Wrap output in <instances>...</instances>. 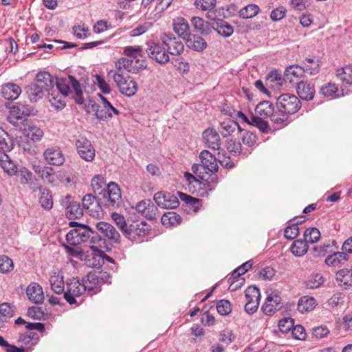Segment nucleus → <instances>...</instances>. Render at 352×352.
Instances as JSON below:
<instances>
[{
	"instance_id": "41",
	"label": "nucleus",
	"mask_w": 352,
	"mask_h": 352,
	"mask_svg": "<svg viewBox=\"0 0 352 352\" xmlns=\"http://www.w3.org/2000/svg\"><path fill=\"white\" fill-rule=\"evenodd\" d=\"M236 127H239V124L236 122L229 119L221 123V130H220V133L223 137H227L231 135Z\"/></svg>"
},
{
	"instance_id": "38",
	"label": "nucleus",
	"mask_w": 352,
	"mask_h": 352,
	"mask_svg": "<svg viewBox=\"0 0 352 352\" xmlns=\"http://www.w3.org/2000/svg\"><path fill=\"white\" fill-rule=\"evenodd\" d=\"M316 305V301L314 298L303 296L300 298L298 302V310L303 313L305 311H311Z\"/></svg>"
},
{
	"instance_id": "50",
	"label": "nucleus",
	"mask_w": 352,
	"mask_h": 352,
	"mask_svg": "<svg viewBox=\"0 0 352 352\" xmlns=\"http://www.w3.org/2000/svg\"><path fill=\"white\" fill-rule=\"evenodd\" d=\"M216 3V0H195L194 5L201 10L212 11L214 8Z\"/></svg>"
},
{
	"instance_id": "10",
	"label": "nucleus",
	"mask_w": 352,
	"mask_h": 352,
	"mask_svg": "<svg viewBox=\"0 0 352 352\" xmlns=\"http://www.w3.org/2000/svg\"><path fill=\"white\" fill-rule=\"evenodd\" d=\"M160 44L151 43L146 49L148 56L160 64H165L170 60L169 55Z\"/></svg>"
},
{
	"instance_id": "14",
	"label": "nucleus",
	"mask_w": 352,
	"mask_h": 352,
	"mask_svg": "<svg viewBox=\"0 0 352 352\" xmlns=\"http://www.w3.org/2000/svg\"><path fill=\"white\" fill-rule=\"evenodd\" d=\"M282 307L281 298L276 293L272 292L268 294L265 303L262 306L263 311L267 315L272 314Z\"/></svg>"
},
{
	"instance_id": "23",
	"label": "nucleus",
	"mask_w": 352,
	"mask_h": 352,
	"mask_svg": "<svg viewBox=\"0 0 352 352\" xmlns=\"http://www.w3.org/2000/svg\"><path fill=\"white\" fill-rule=\"evenodd\" d=\"M349 260V255L345 252H336L327 256L324 263L329 267H336L344 265Z\"/></svg>"
},
{
	"instance_id": "48",
	"label": "nucleus",
	"mask_w": 352,
	"mask_h": 352,
	"mask_svg": "<svg viewBox=\"0 0 352 352\" xmlns=\"http://www.w3.org/2000/svg\"><path fill=\"white\" fill-rule=\"evenodd\" d=\"M305 240L307 243H314L320 238V232L316 228H307L304 232Z\"/></svg>"
},
{
	"instance_id": "59",
	"label": "nucleus",
	"mask_w": 352,
	"mask_h": 352,
	"mask_svg": "<svg viewBox=\"0 0 352 352\" xmlns=\"http://www.w3.org/2000/svg\"><path fill=\"white\" fill-rule=\"evenodd\" d=\"M42 179L48 184H53L55 181V175L52 168L43 167V170L41 172Z\"/></svg>"
},
{
	"instance_id": "40",
	"label": "nucleus",
	"mask_w": 352,
	"mask_h": 352,
	"mask_svg": "<svg viewBox=\"0 0 352 352\" xmlns=\"http://www.w3.org/2000/svg\"><path fill=\"white\" fill-rule=\"evenodd\" d=\"M260 8L255 4H249L239 11V16L242 19H250L258 14Z\"/></svg>"
},
{
	"instance_id": "11",
	"label": "nucleus",
	"mask_w": 352,
	"mask_h": 352,
	"mask_svg": "<svg viewBox=\"0 0 352 352\" xmlns=\"http://www.w3.org/2000/svg\"><path fill=\"white\" fill-rule=\"evenodd\" d=\"M82 201L83 209H85L89 215L98 217L102 214L100 203L93 195L87 194L85 195Z\"/></svg>"
},
{
	"instance_id": "62",
	"label": "nucleus",
	"mask_w": 352,
	"mask_h": 352,
	"mask_svg": "<svg viewBox=\"0 0 352 352\" xmlns=\"http://www.w3.org/2000/svg\"><path fill=\"white\" fill-rule=\"evenodd\" d=\"M29 131L28 137L34 142L40 141L43 136V131L35 126H31Z\"/></svg>"
},
{
	"instance_id": "56",
	"label": "nucleus",
	"mask_w": 352,
	"mask_h": 352,
	"mask_svg": "<svg viewBox=\"0 0 352 352\" xmlns=\"http://www.w3.org/2000/svg\"><path fill=\"white\" fill-rule=\"evenodd\" d=\"M18 173H19L21 176V180L20 182L21 184H30L31 186H35L32 184L31 182L32 177V173L31 171H30L28 168L23 167L19 169L18 170Z\"/></svg>"
},
{
	"instance_id": "63",
	"label": "nucleus",
	"mask_w": 352,
	"mask_h": 352,
	"mask_svg": "<svg viewBox=\"0 0 352 352\" xmlns=\"http://www.w3.org/2000/svg\"><path fill=\"white\" fill-rule=\"evenodd\" d=\"M338 91V87L335 84L329 83L327 85L322 86L320 89V94L325 96H331Z\"/></svg>"
},
{
	"instance_id": "46",
	"label": "nucleus",
	"mask_w": 352,
	"mask_h": 352,
	"mask_svg": "<svg viewBox=\"0 0 352 352\" xmlns=\"http://www.w3.org/2000/svg\"><path fill=\"white\" fill-rule=\"evenodd\" d=\"M68 80L69 83H71L73 89L75 91V97L74 99L76 100V102L78 104H82L83 103V98H82V91L80 89V85L78 82V81L72 76H69Z\"/></svg>"
},
{
	"instance_id": "53",
	"label": "nucleus",
	"mask_w": 352,
	"mask_h": 352,
	"mask_svg": "<svg viewBox=\"0 0 352 352\" xmlns=\"http://www.w3.org/2000/svg\"><path fill=\"white\" fill-rule=\"evenodd\" d=\"M298 222H296L285 228L284 235L286 239L292 240L298 236L299 234V228L298 227Z\"/></svg>"
},
{
	"instance_id": "32",
	"label": "nucleus",
	"mask_w": 352,
	"mask_h": 352,
	"mask_svg": "<svg viewBox=\"0 0 352 352\" xmlns=\"http://www.w3.org/2000/svg\"><path fill=\"white\" fill-rule=\"evenodd\" d=\"M99 283V278L94 272H89L88 274L82 279V285H84L86 291L91 292L95 291V293H97L99 290L97 289V286Z\"/></svg>"
},
{
	"instance_id": "3",
	"label": "nucleus",
	"mask_w": 352,
	"mask_h": 352,
	"mask_svg": "<svg viewBox=\"0 0 352 352\" xmlns=\"http://www.w3.org/2000/svg\"><path fill=\"white\" fill-rule=\"evenodd\" d=\"M69 226L73 228L66 235V240L71 245L76 246L87 241L94 231L88 226L76 221H70Z\"/></svg>"
},
{
	"instance_id": "42",
	"label": "nucleus",
	"mask_w": 352,
	"mask_h": 352,
	"mask_svg": "<svg viewBox=\"0 0 352 352\" xmlns=\"http://www.w3.org/2000/svg\"><path fill=\"white\" fill-rule=\"evenodd\" d=\"M13 148V141L8 133L0 127V148L10 151Z\"/></svg>"
},
{
	"instance_id": "6",
	"label": "nucleus",
	"mask_w": 352,
	"mask_h": 352,
	"mask_svg": "<svg viewBox=\"0 0 352 352\" xmlns=\"http://www.w3.org/2000/svg\"><path fill=\"white\" fill-rule=\"evenodd\" d=\"M317 66L316 63L313 67H302L297 65H291L285 69L283 80L285 82H293L294 79L302 78L305 72L310 75H315L318 70Z\"/></svg>"
},
{
	"instance_id": "17",
	"label": "nucleus",
	"mask_w": 352,
	"mask_h": 352,
	"mask_svg": "<svg viewBox=\"0 0 352 352\" xmlns=\"http://www.w3.org/2000/svg\"><path fill=\"white\" fill-rule=\"evenodd\" d=\"M36 83L39 85L41 89H43L44 92L47 94L55 90L54 80L52 75L47 72H41L37 74L36 76Z\"/></svg>"
},
{
	"instance_id": "9",
	"label": "nucleus",
	"mask_w": 352,
	"mask_h": 352,
	"mask_svg": "<svg viewBox=\"0 0 352 352\" xmlns=\"http://www.w3.org/2000/svg\"><path fill=\"white\" fill-rule=\"evenodd\" d=\"M162 41L168 54L179 56L183 53L184 45L178 38L173 36L172 34H165L162 38Z\"/></svg>"
},
{
	"instance_id": "55",
	"label": "nucleus",
	"mask_w": 352,
	"mask_h": 352,
	"mask_svg": "<svg viewBox=\"0 0 352 352\" xmlns=\"http://www.w3.org/2000/svg\"><path fill=\"white\" fill-rule=\"evenodd\" d=\"M56 85V91L66 96L68 95L69 87L67 80L65 78H56L54 85Z\"/></svg>"
},
{
	"instance_id": "29",
	"label": "nucleus",
	"mask_w": 352,
	"mask_h": 352,
	"mask_svg": "<svg viewBox=\"0 0 352 352\" xmlns=\"http://www.w3.org/2000/svg\"><path fill=\"white\" fill-rule=\"evenodd\" d=\"M133 60L127 58H121L116 63V68L119 72L122 69H126L129 72L136 74L139 71V67L133 66ZM145 66L142 64L140 65V69L144 68Z\"/></svg>"
},
{
	"instance_id": "15",
	"label": "nucleus",
	"mask_w": 352,
	"mask_h": 352,
	"mask_svg": "<svg viewBox=\"0 0 352 352\" xmlns=\"http://www.w3.org/2000/svg\"><path fill=\"white\" fill-rule=\"evenodd\" d=\"M203 140L206 146L210 149L219 150L221 146V138L217 131L212 128L204 131Z\"/></svg>"
},
{
	"instance_id": "7",
	"label": "nucleus",
	"mask_w": 352,
	"mask_h": 352,
	"mask_svg": "<svg viewBox=\"0 0 352 352\" xmlns=\"http://www.w3.org/2000/svg\"><path fill=\"white\" fill-rule=\"evenodd\" d=\"M153 199L159 207L165 209L175 208L179 204L178 197L168 192H156Z\"/></svg>"
},
{
	"instance_id": "58",
	"label": "nucleus",
	"mask_w": 352,
	"mask_h": 352,
	"mask_svg": "<svg viewBox=\"0 0 352 352\" xmlns=\"http://www.w3.org/2000/svg\"><path fill=\"white\" fill-rule=\"evenodd\" d=\"M27 314L34 320H42L44 318V312L41 307L33 306L28 309Z\"/></svg>"
},
{
	"instance_id": "57",
	"label": "nucleus",
	"mask_w": 352,
	"mask_h": 352,
	"mask_svg": "<svg viewBox=\"0 0 352 352\" xmlns=\"http://www.w3.org/2000/svg\"><path fill=\"white\" fill-rule=\"evenodd\" d=\"M217 310L221 315H228L230 313L231 304L228 300H221L217 304Z\"/></svg>"
},
{
	"instance_id": "45",
	"label": "nucleus",
	"mask_w": 352,
	"mask_h": 352,
	"mask_svg": "<svg viewBox=\"0 0 352 352\" xmlns=\"http://www.w3.org/2000/svg\"><path fill=\"white\" fill-rule=\"evenodd\" d=\"M91 110L95 113L97 118L102 120H107L112 118V114L104 109H102L101 107L97 103H93L91 104Z\"/></svg>"
},
{
	"instance_id": "12",
	"label": "nucleus",
	"mask_w": 352,
	"mask_h": 352,
	"mask_svg": "<svg viewBox=\"0 0 352 352\" xmlns=\"http://www.w3.org/2000/svg\"><path fill=\"white\" fill-rule=\"evenodd\" d=\"M45 161L54 166H60L65 162V156L59 147L47 148L43 153Z\"/></svg>"
},
{
	"instance_id": "39",
	"label": "nucleus",
	"mask_w": 352,
	"mask_h": 352,
	"mask_svg": "<svg viewBox=\"0 0 352 352\" xmlns=\"http://www.w3.org/2000/svg\"><path fill=\"white\" fill-rule=\"evenodd\" d=\"M308 250V245L305 240H296L292 245L291 251L296 256H303Z\"/></svg>"
},
{
	"instance_id": "21",
	"label": "nucleus",
	"mask_w": 352,
	"mask_h": 352,
	"mask_svg": "<svg viewBox=\"0 0 352 352\" xmlns=\"http://www.w3.org/2000/svg\"><path fill=\"white\" fill-rule=\"evenodd\" d=\"M151 230V227L144 221L135 222L129 225V235L126 237L131 239L135 236H145Z\"/></svg>"
},
{
	"instance_id": "20",
	"label": "nucleus",
	"mask_w": 352,
	"mask_h": 352,
	"mask_svg": "<svg viewBox=\"0 0 352 352\" xmlns=\"http://www.w3.org/2000/svg\"><path fill=\"white\" fill-rule=\"evenodd\" d=\"M173 27L175 32L182 38L186 40L190 34L188 21L183 17H177L173 20Z\"/></svg>"
},
{
	"instance_id": "35",
	"label": "nucleus",
	"mask_w": 352,
	"mask_h": 352,
	"mask_svg": "<svg viewBox=\"0 0 352 352\" xmlns=\"http://www.w3.org/2000/svg\"><path fill=\"white\" fill-rule=\"evenodd\" d=\"M65 96L57 92L56 89L52 90V92L47 94L49 102L57 110L63 109L65 107V103L63 100Z\"/></svg>"
},
{
	"instance_id": "5",
	"label": "nucleus",
	"mask_w": 352,
	"mask_h": 352,
	"mask_svg": "<svg viewBox=\"0 0 352 352\" xmlns=\"http://www.w3.org/2000/svg\"><path fill=\"white\" fill-rule=\"evenodd\" d=\"M85 292H86V289L79 279L73 278L66 283L64 298L70 305L76 304V298L82 295Z\"/></svg>"
},
{
	"instance_id": "25",
	"label": "nucleus",
	"mask_w": 352,
	"mask_h": 352,
	"mask_svg": "<svg viewBox=\"0 0 352 352\" xmlns=\"http://www.w3.org/2000/svg\"><path fill=\"white\" fill-rule=\"evenodd\" d=\"M185 41L186 45L196 52H202L207 47L206 41L202 37L196 34H190Z\"/></svg>"
},
{
	"instance_id": "36",
	"label": "nucleus",
	"mask_w": 352,
	"mask_h": 352,
	"mask_svg": "<svg viewBox=\"0 0 352 352\" xmlns=\"http://www.w3.org/2000/svg\"><path fill=\"white\" fill-rule=\"evenodd\" d=\"M12 113L16 115L17 118H22L23 116H30L34 115V109L30 105L18 103L12 108Z\"/></svg>"
},
{
	"instance_id": "34",
	"label": "nucleus",
	"mask_w": 352,
	"mask_h": 352,
	"mask_svg": "<svg viewBox=\"0 0 352 352\" xmlns=\"http://www.w3.org/2000/svg\"><path fill=\"white\" fill-rule=\"evenodd\" d=\"M336 280L340 285L352 286V271L343 268L336 272Z\"/></svg>"
},
{
	"instance_id": "26",
	"label": "nucleus",
	"mask_w": 352,
	"mask_h": 352,
	"mask_svg": "<svg viewBox=\"0 0 352 352\" xmlns=\"http://www.w3.org/2000/svg\"><path fill=\"white\" fill-rule=\"evenodd\" d=\"M21 93V89L14 83H8L3 86L1 94L6 100H15Z\"/></svg>"
},
{
	"instance_id": "18",
	"label": "nucleus",
	"mask_w": 352,
	"mask_h": 352,
	"mask_svg": "<svg viewBox=\"0 0 352 352\" xmlns=\"http://www.w3.org/2000/svg\"><path fill=\"white\" fill-rule=\"evenodd\" d=\"M28 299L35 304H41L44 300V293L42 287L36 283H31L26 289Z\"/></svg>"
},
{
	"instance_id": "4",
	"label": "nucleus",
	"mask_w": 352,
	"mask_h": 352,
	"mask_svg": "<svg viewBox=\"0 0 352 352\" xmlns=\"http://www.w3.org/2000/svg\"><path fill=\"white\" fill-rule=\"evenodd\" d=\"M108 77L113 79L122 94L131 97L137 92V82L131 76H124L120 72L111 70L108 73Z\"/></svg>"
},
{
	"instance_id": "30",
	"label": "nucleus",
	"mask_w": 352,
	"mask_h": 352,
	"mask_svg": "<svg viewBox=\"0 0 352 352\" xmlns=\"http://www.w3.org/2000/svg\"><path fill=\"white\" fill-rule=\"evenodd\" d=\"M26 93L32 102H37L43 98L45 92L43 89L39 87L36 82L31 83L25 87Z\"/></svg>"
},
{
	"instance_id": "19",
	"label": "nucleus",
	"mask_w": 352,
	"mask_h": 352,
	"mask_svg": "<svg viewBox=\"0 0 352 352\" xmlns=\"http://www.w3.org/2000/svg\"><path fill=\"white\" fill-rule=\"evenodd\" d=\"M199 157L201 160L204 170L207 169L211 173L217 172L219 167L217 159L210 152L204 150L201 152Z\"/></svg>"
},
{
	"instance_id": "54",
	"label": "nucleus",
	"mask_w": 352,
	"mask_h": 352,
	"mask_svg": "<svg viewBox=\"0 0 352 352\" xmlns=\"http://www.w3.org/2000/svg\"><path fill=\"white\" fill-rule=\"evenodd\" d=\"M12 260L7 256H0V272L8 273L13 270Z\"/></svg>"
},
{
	"instance_id": "43",
	"label": "nucleus",
	"mask_w": 352,
	"mask_h": 352,
	"mask_svg": "<svg viewBox=\"0 0 352 352\" xmlns=\"http://www.w3.org/2000/svg\"><path fill=\"white\" fill-rule=\"evenodd\" d=\"M112 219L116 223L118 228L121 230V232L124 234L125 236L129 235V225H128L126 223L124 217L118 213H113L112 214Z\"/></svg>"
},
{
	"instance_id": "52",
	"label": "nucleus",
	"mask_w": 352,
	"mask_h": 352,
	"mask_svg": "<svg viewBox=\"0 0 352 352\" xmlns=\"http://www.w3.org/2000/svg\"><path fill=\"white\" fill-rule=\"evenodd\" d=\"M260 290L254 286L248 287L245 290V298L248 302H259L260 300Z\"/></svg>"
},
{
	"instance_id": "1",
	"label": "nucleus",
	"mask_w": 352,
	"mask_h": 352,
	"mask_svg": "<svg viewBox=\"0 0 352 352\" xmlns=\"http://www.w3.org/2000/svg\"><path fill=\"white\" fill-rule=\"evenodd\" d=\"M91 187L94 193L102 197V203L107 206L117 208L121 206L122 202L121 190L115 182L107 184L103 177L96 175L91 179Z\"/></svg>"
},
{
	"instance_id": "31",
	"label": "nucleus",
	"mask_w": 352,
	"mask_h": 352,
	"mask_svg": "<svg viewBox=\"0 0 352 352\" xmlns=\"http://www.w3.org/2000/svg\"><path fill=\"white\" fill-rule=\"evenodd\" d=\"M65 214L69 219H79L83 215V208L80 207L79 203L71 201L66 206Z\"/></svg>"
},
{
	"instance_id": "2",
	"label": "nucleus",
	"mask_w": 352,
	"mask_h": 352,
	"mask_svg": "<svg viewBox=\"0 0 352 352\" xmlns=\"http://www.w3.org/2000/svg\"><path fill=\"white\" fill-rule=\"evenodd\" d=\"M277 112L272 117V122L283 124L287 121L289 115L296 113L301 107L300 99L295 95L285 94L276 98Z\"/></svg>"
},
{
	"instance_id": "51",
	"label": "nucleus",
	"mask_w": 352,
	"mask_h": 352,
	"mask_svg": "<svg viewBox=\"0 0 352 352\" xmlns=\"http://www.w3.org/2000/svg\"><path fill=\"white\" fill-rule=\"evenodd\" d=\"M56 177L65 184L72 185L74 183L75 175L69 171L60 170L57 173Z\"/></svg>"
},
{
	"instance_id": "13",
	"label": "nucleus",
	"mask_w": 352,
	"mask_h": 352,
	"mask_svg": "<svg viewBox=\"0 0 352 352\" xmlns=\"http://www.w3.org/2000/svg\"><path fill=\"white\" fill-rule=\"evenodd\" d=\"M96 228L98 231L109 241L116 243L120 242V235L111 224L104 221H100L96 224Z\"/></svg>"
},
{
	"instance_id": "49",
	"label": "nucleus",
	"mask_w": 352,
	"mask_h": 352,
	"mask_svg": "<svg viewBox=\"0 0 352 352\" xmlns=\"http://www.w3.org/2000/svg\"><path fill=\"white\" fill-rule=\"evenodd\" d=\"M0 166L2 167L4 171L10 176L15 175L18 173L16 165L10 159L8 156V158H5L3 160Z\"/></svg>"
},
{
	"instance_id": "33",
	"label": "nucleus",
	"mask_w": 352,
	"mask_h": 352,
	"mask_svg": "<svg viewBox=\"0 0 352 352\" xmlns=\"http://www.w3.org/2000/svg\"><path fill=\"white\" fill-rule=\"evenodd\" d=\"M52 289L57 294L64 293L65 287L63 276L60 275L58 273L54 272V274L51 275L50 278Z\"/></svg>"
},
{
	"instance_id": "61",
	"label": "nucleus",
	"mask_w": 352,
	"mask_h": 352,
	"mask_svg": "<svg viewBox=\"0 0 352 352\" xmlns=\"http://www.w3.org/2000/svg\"><path fill=\"white\" fill-rule=\"evenodd\" d=\"M323 277L320 274H316L314 275L311 279L307 280V285L312 289L318 288L323 283Z\"/></svg>"
},
{
	"instance_id": "24",
	"label": "nucleus",
	"mask_w": 352,
	"mask_h": 352,
	"mask_svg": "<svg viewBox=\"0 0 352 352\" xmlns=\"http://www.w3.org/2000/svg\"><path fill=\"white\" fill-rule=\"evenodd\" d=\"M191 23L194 30L203 36L208 35L211 32V22L205 21L201 17L193 16L191 19Z\"/></svg>"
},
{
	"instance_id": "28",
	"label": "nucleus",
	"mask_w": 352,
	"mask_h": 352,
	"mask_svg": "<svg viewBox=\"0 0 352 352\" xmlns=\"http://www.w3.org/2000/svg\"><path fill=\"white\" fill-rule=\"evenodd\" d=\"M31 189L35 192L39 190L41 196L39 197V203L45 209H50L53 206L52 197L49 189L43 188L41 187L31 186Z\"/></svg>"
},
{
	"instance_id": "16",
	"label": "nucleus",
	"mask_w": 352,
	"mask_h": 352,
	"mask_svg": "<svg viewBox=\"0 0 352 352\" xmlns=\"http://www.w3.org/2000/svg\"><path fill=\"white\" fill-rule=\"evenodd\" d=\"M296 91L299 98L305 101L312 100L316 93L314 85L304 80L297 83Z\"/></svg>"
},
{
	"instance_id": "60",
	"label": "nucleus",
	"mask_w": 352,
	"mask_h": 352,
	"mask_svg": "<svg viewBox=\"0 0 352 352\" xmlns=\"http://www.w3.org/2000/svg\"><path fill=\"white\" fill-rule=\"evenodd\" d=\"M294 324V320L290 318H285L280 320L278 322V327L282 332L287 333L293 329Z\"/></svg>"
},
{
	"instance_id": "37",
	"label": "nucleus",
	"mask_w": 352,
	"mask_h": 352,
	"mask_svg": "<svg viewBox=\"0 0 352 352\" xmlns=\"http://www.w3.org/2000/svg\"><path fill=\"white\" fill-rule=\"evenodd\" d=\"M161 221L166 227L177 226L181 223L182 217L175 212H168L162 215Z\"/></svg>"
},
{
	"instance_id": "64",
	"label": "nucleus",
	"mask_w": 352,
	"mask_h": 352,
	"mask_svg": "<svg viewBox=\"0 0 352 352\" xmlns=\"http://www.w3.org/2000/svg\"><path fill=\"white\" fill-rule=\"evenodd\" d=\"M158 212L157 208L153 204V203L150 200L149 206L146 207L145 210V214L144 217L147 219H155L157 214Z\"/></svg>"
},
{
	"instance_id": "27",
	"label": "nucleus",
	"mask_w": 352,
	"mask_h": 352,
	"mask_svg": "<svg viewBox=\"0 0 352 352\" xmlns=\"http://www.w3.org/2000/svg\"><path fill=\"white\" fill-rule=\"evenodd\" d=\"M274 109L273 104L267 100L260 102L255 108L256 113L263 118L270 117L272 121V117L274 116Z\"/></svg>"
},
{
	"instance_id": "22",
	"label": "nucleus",
	"mask_w": 352,
	"mask_h": 352,
	"mask_svg": "<svg viewBox=\"0 0 352 352\" xmlns=\"http://www.w3.org/2000/svg\"><path fill=\"white\" fill-rule=\"evenodd\" d=\"M211 28L224 37H229L234 32L233 27L227 21L221 19H217V20L211 22Z\"/></svg>"
},
{
	"instance_id": "44",
	"label": "nucleus",
	"mask_w": 352,
	"mask_h": 352,
	"mask_svg": "<svg viewBox=\"0 0 352 352\" xmlns=\"http://www.w3.org/2000/svg\"><path fill=\"white\" fill-rule=\"evenodd\" d=\"M250 122V125L257 127L263 133H267L270 131L268 122L261 117L252 116Z\"/></svg>"
},
{
	"instance_id": "47",
	"label": "nucleus",
	"mask_w": 352,
	"mask_h": 352,
	"mask_svg": "<svg viewBox=\"0 0 352 352\" xmlns=\"http://www.w3.org/2000/svg\"><path fill=\"white\" fill-rule=\"evenodd\" d=\"M337 76L342 81L348 84H352V66L347 65L344 67L338 69L336 72Z\"/></svg>"
},
{
	"instance_id": "8",
	"label": "nucleus",
	"mask_w": 352,
	"mask_h": 352,
	"mask_svg": "<svg viewBox=\"0 0 352 352\" xmlns=\"http://www.w3.org/2000/svg\"><path fill=\"white\" fill-rule=\"evenodd\" d=\"M76 146L82 159L87 162H91L94 160L95 149L88 139L80 137L76 142Z\"/></svg>"
}]
</instances>
